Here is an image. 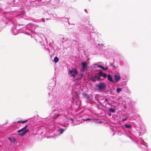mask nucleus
<instances>
[{
	"mask_svg": "<svg viewBox=\"0 0 151 151\" xmlns=\"http://www.w3.org/2000/svg\"><path fill=\"white\" fill-rule=\"evenodd\" d=\"M125 127L126 128H131V125H130L128 124H125L124 125Z\"/></svg>",
	"mask_w": 151,
	"mask_h": 151,
	"instance_id": "obj_15",
	"label": "nucleus"
},
{
	"mask_svg": "<svg viewBox=\"0 0 151 151\" xmlns=\"http://www.w3.org/2000/svg\"><path fill=\"white\" fill-rule=\"evenodd\" d=\"M28 127V125H26L24 127H23V128H22L21 129L17 131V132L18 133H20L23 131H24V130L27 127Z\"/></svg>",
	"mask_w": 151,
	"mask_h": 151,
	"instance_id": "obj_6",
	"label": "nucleus"
},
{
	"mask_svg": "<svg viewBox=\"0 0 151 151\" xmlns=\"http://www.w3.org/2000/svg\"><path fill=\"white\" fill-rule=\"evenodd\" d=\"M127 119V118H125V119H122V121H125V120H126Z\"/></svg>",
	"mask_w": 151,
	"mask_h": 151,
	"instance_id": "obj_21",
	"label": "nucleus"
},
{
	"mask_svg": "<svg viewBox=\"0 0 151 151\" xmlns=\"http://www.w3.org/2000/svg\"><path fill=\"white\" fill-rule=\"evenodd\" d=\"M28 121V120H26L24 121H19L17 122V123H21L22 124H23L24 123H25L27 121Z\"/></svg>",
	"mask_w": 151,
	"mask_h": 151,
	"instance_id": "obj_12",
	"label": "nucleus"
},
{
	"mask_svg": "<svg viewBox=\"0 0 151 151\" xmlns=\"http://www.w3.org/2000/svg\"><path fill=\"white\" fill-rule=\"evenodd\" d=\"M73 70L74 69H72V70H70L69 72H70V75H71V74L73 73Z\"/></svg>",
	"mask_w": 151,
	"mask_h": 151,
	"instance_id": "obj_20",
	"label": "nucleus"
},
{
	"mask_svg": "<svg viewBox=\"0 0 151 151\" xmlns=\"http://www.w3.org/2000/svg\"><path fill=\"white\" fill-rule=\"evenodd\" d=\"M98 74L99 76H107L106 73H104L102 72V70H99L98 72Z\"/></svg>",
	"mask_w": 151,
	"mask_h": 151,
	"instance_id": "obj_7",
	"label": "nucleus"
},
{
	"mask_svg": "<svg viewBox=\"0 0 151 151\" xmlns=\"http://www.w3.org/2000/svg\"><path fill=\"white\" fill-rule=\"evenodd\" d=\"M82 96L83 98L86 99H88L89 98V96L87 94L85 93H82Z\"/></svg>",
	"mask_w": 151,
	"mask_h": 151,
	"instance_id": "obj_5",
	"label": "nucleus"
},
{
	"mask_svg": "<svg viewBox=\"0 0 151 151\" xmlns=\"http://www.w3.org/2000/svg\"><path fill=\"white\" fill-rule=\"evenodd\" d=\"M59 61V59L56 56L54 58V61L55 63H57Z\"/></svg>",
	"mask_w": 151,
	"mask_h": 151,
	"instance_id": "obj_10",
	"label": "nucleus"
},
{
	"mask_svg": "<svg viewBox=\"0 0 151 151\" xmlns=\"http://www.w3.org/2000/svg\"><path fill=\"white\" fill-rule=\"evenodd\" d=\"M109 111H110L113 113H114L115 112V110L112 108H110Z\"/></svg>",
	"mask_w": 151,
	"mask_h": 151,
	"instance_id": "obj_18",
	"label": "nucleus"
},
{
	"mask_svg": "<svg viewBox=\"0 0 151 151\" xmlns=\"http://www.w3.org/2000/svg\"><path fill=\"white\" fill-rule=\"evenodd\" d=\"M105 101H107V102H108V101L107 99H105Z\"/></svg>",
	"mask_w": 151,
	"mask_h": 151,
	"instance_id": "obj_22",
	"label": "nucleus"
},
{
	"mask_svg": "<svg viewBox=\"0 0 151 151\" xmlns=\"http://www.w3.org/2000/svg\"><path fill=\"white\" fill-rule=\"evenodd\" d=\"M8 139L10 141H12H12H14V142L15 141V139L13 138V137H12V138H11V137H9L8 138Z\"/></svg>",
	"mask_w": 151,
	"mask_h": 151,
	"instance_id": "obj_14",
	"label": "nucleus"
},
{
	"mask_svg": "<svg viewBox=\"0 0 151 151\" xmlns=\"http://www.w3.org/2000/svg\"><path fill=\"white\" fill-rule=\"evenodd\" d=\"M64 131V130L63 129H60V134H62L63 132Z\"/></svg>",
	"mask_w": 151,
	"mask_h": 151,
	"instance_id": "obj_19",
	"label": "nucleus"
},
{
	"mask_svg": "<svg viewBox=\"0 0 151 151\" xmlns=\"http://www.w3.org/2000/svg\"><path fill=\"white\" fill-rule=\"evenodd\" d=\"M76 95H77V92H76Z\"/></svg>",
	"mask_w": 151,
	"mask_h": 151,
	"instance_id": "obj_25",
	"label": "nucleus"
},
{
	"mask_svg": "<svg viewBox=\"0 0 151 151\" xmlns=\"http://www.w3.org/2000/svg\"><path fill=\"white\" fill-rule=\"evenodd\" d=\"M107 78L109 81H111L112 82H113V80L112 79V78L111 76H107Z\"/></svg>",
	"mask_w": 151,
	"mask_h": 151,
	"instance_id": "obj_11",
	"label": "nucleus"
},
{
	"mask_svg": "<svg viewBox=\"0 0 151 151\" xmlns=\"http://www.w3.org/2000/svg\"><path fill=\"white\" fill-rule=\"evenodd\" d=\"M96 87L98 88L99 90H103L106 88V84L104 83H100L95 85Z\"/></svg>",
	"mask_w": 151,
	"mask_h": 151,
	"instance_id": "obj_1",
	"label": "nucleus"
},
{
	"mask_svg": "<svg viewBox=\"0 0 151 151\" xmlns=\"http://www.w3.org/2000/svg\"><path fill=\"white\" fill-rule=\"evenodd\" d=\"M70 120L72 122H73V119H72V118H71L70 119Z\"/></svg>",
	"mask_w": 151,
	"mask_h": 151,
	"instance_id": "obj_23",
	"label": "nucleus"
},
{
	"mask_svg": "<svg viewBox=\"0 0 151 151\" xmlns=\"http://www.w3.org/2000/svg\"><path fill=\"white\" fill-rule=\"evenodd\" d=\"M90 79L93 82H95L96 81H100L103 79H101L100 76H92Z\"/></svg>",
	"mask_w": 151,
	"mask_h": 151,
	"instance_id": "obj_2",
	"label": "nucleus"
},
{
	"mask_svg": "<svg viewBox=\"0 0 151 151\" xmlns=\"http://www.w3.org/2000/svg\"><path fill=\"white\" fill-rule=\"evenodd\" d=\"M81 76H83V74H81Z\"/></svg>",
	"mask_w": 151,
	"mask_h": 151,
	"instance_id": "obj_27",
	"label": "nucleus"
},
{
	"mask_svg": "<svg viewBox=\"0 0 151 151\" xmlns=\"http://www.w3.org/2000/svg\"><path fill=\"white\" fill-rule=\"evenodd\" d=\"M77 71L76 70L74 69L73 72L72 74H71V76H75L77 74Z\"/></svg>",
	"mask_w": 151,
	"mask_h": 151,
	"instance_id": "obj_9",
	"label": "nucleus"
},
{
	"mask_svg": "<svg viewBox=\"0 0 151 151\" xmlns=\"http://www.w3.org/2000/svg\"><path fill=\"white\" fill-rule=\"evenodd\" d=\"M114 76H117V75H116L115 74Z\"/></svg>",
	"mask_w": 151,
	"mask_h": 151,
	"instance_id": "obj_28",
	"label": "nucleus"
},
{
	"mask_svg": "<svg viewBox=\"0 0 151 151\" xmlns=\"http://www.w3.org/2000/svg\"><path fill=\"white\" fill-rule=\"evenodd\" d=\"M122 90V89L120 88H117L116 89V91L117 93H119Z\"/></svg>",
	"mask_w": 151,
	"mask_h": 151,
	"instance_id": "obj_16",
	"label": "nucleus"
},
{
	"mask_svg": "<svg viewBox=\"0 0 151 151\" xmlns=\"http://www.w3.org/2000/svg\"><path fill=\"white\" fill-rule=\"evenodd\" d=\"M91 120V121H94V119H89V118H87L85 119H84V121H88V120Z\"/></svg>",
	"mask_w": 151,
	"mask_h": 151,
	"instance_id": "obj_17",
	"label": "nucleus"
},
{
	"mask_svg": "<svg viewBox=\"0 0 151 151\" xmlns=\"http://www.w3.org/2000/svg\"><path fill=\"white\" fill-rule=\"evenodd\" d=\"M29 130L28 129H26L22 133H19L18 135L21 137H23L29 131Z\"/></svg>",
	"mask_w": 151,
	"mask_h": 151,
	"instance_id": "obj_3",
	"label": "nucleus"
},
{
	"mask_svg": "<svg viewBox=\"0 0 151 151\" xmlns=\"http://www.w3.org/2000/svg\"><path fill=\"white\" fill-rule=\"evenodd\" d=\"M103 76L105 77H106V76Z\"/></svg>",
	"mask_w": 151,
	"mask_h": 151,
	"instance_id": "obj_26",
	"label": "nucleus"
},
{
	"mask_svg": "<svg viewBox=\"0 0 151 151\" xmlns=\"http://www.w3.org/2000/svg\"><path fill=\"white\" fill-rule=\"evenodd\" d=\"M98 67L102 68L104 70H106L108 68L107 67H106L105 68H104V67L101 65H98Z\"/></svg>",
	"mask_w": 151,
	"mask_h": 151,
	"instance_id": "obj_8",
	"label": "nucleus"
},
{
	"mask_svg": "<svg viewBox=\"0 0 151 151\" xmlns=\"http://www.w3.org/2000/svg\"><path fill=\"white\" fill-rule=\"evenodd\" d=\"M115 79L117 82L120 79V76H115Z\"/></svg>",
	"mask_w": 151,
	"mask_h": 151,
	"instance_id": "obj_13",
	"label": "nucleus"
},
{
	"mask_svg": "<svg viewBox=\"0 0 151 151\" xmlns=\"http://www.w3.org/2000/svg\"><path fill=\"white\" fill-rule=\"evenodd\" d=\"M82 69L83 70H85L87 67V65L86 63V62H82Z\"/></svg>",
	"mask_w": 151,
	"mask_h": 151,
	"instance_id": "obj_4",
	"label": "nucleus"
},
{
	"mask_svg": "<svg viewBox=\"0 0 151 151\" xmlns=\"http://www.w3.org/2000/svg\"><path fill=\"white\" fill-rule=\"evenodd\" d=\"M107 76H110V74H109L108 75H107Z\"/></svg>",
	"mask_w": 151,
	"mask_h": 151,
	"instance_id": "obj_24",
	"label": "nucleus"
}]
</instances>
